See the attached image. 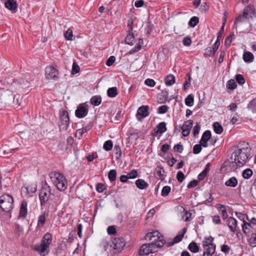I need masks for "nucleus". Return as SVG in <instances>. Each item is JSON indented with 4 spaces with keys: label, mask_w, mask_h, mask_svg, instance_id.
<instances>
[{
    "label": "nucleus",
    "mask_w": 256,
    "mask_h": 256,
    "mask_svg": "<svg viewBox=\"0 0 256 256\" xmlns=\"http://www.w3.org/2000/svg\"><path fill=\"white\" fill-rule=\"evenodd\" d=\"M248 150V148H238L236 150L232 156V158L234 156V161L231 162L230 166L236 169L238 166H244L250 156Z\"/></svg>",
    "instance_id": "f257e3e1"
},
{
    "label": "nucleus",
    "mask_w": 256,
    "mask_h": 256,
    "mask_svg": "<svg viewBox=\"0 0 256 256\" xmlns=\"http://www.w3.org/2000/svg\"><path fill=\"white\" fill-rule=\"evenodd\" d=\"M52 182L60 191L65 190L68 186V181L64 176L58 172H52L49 174Z\"/></svg>",
    "instance_id": "f03ea898"
},
{
    "label": "nucleus",
    "mask_w": 256,
    "mask_h": 256,
    "mask_svg": "<svg viewBox=\"0 0 256 256\" xmlns=\"http://www.w3.org/2000/svg\"><path fill=\"white\" fill-rule=\"evenodd\" d=\"M13 198L6 194L0 197V207L3 211L8 212L13 208Z\"/></svg>",
    "instance_id": "7ed1b4c3"
},
{
    "label": "nucleus",
    "mask_w": 256,
    "mask_h": 256,
    "mask_svg": "<svg viewBox=\"0 0 256 256\" xmlns=\"http://www.w3.org/2000/svg\"><path fill=\"white\" fill-rule=\"evenodd\" d=\"M206 240L204 242V252L202 256H212L216 249V246L212 243L214 238L210 236L208 238H206Z\"/></svg>",
    "instance_id": "20e7f679"
},
{
    "label": "nucleus",
    "mask_w": 256,
    "mask_h": 256,
    "mask_svg": "<svg viewBox=\"0 0 256 256\" xmlns=\"http://www.w3.org/2000/svg\"><path fill=\"white\" fill-rule=\"evenodd\" d=\"M50 188L46 184L42 186L40 190L39 196L42 206L46 204L50 198Z\"/></svg>",
    "instance_id": "39448f33"
},
{
    "label": "nucleus",
    "mask_w": 256,
    "mask_h": 256,
    "mask_svg": "<svg viewBox=\"0 0 256 256\" xmlns=\"http://www.w3.org/2000/svg\"><path fill=\"white\" fill-rule=\"evenodd\" d=\"M69 117L68 112L63 110L60 114L59 126L60 130L65 131L67 130L69 124Z\"/></svg>",
    "instance_id": "423d86ee"
},
{
    "label": "nucleus",
    "mask_w": 256,
    "mask_h": 256,
    "mask_svg": "<svg viewBox=\"0 0 256 256\" xmlns=\"http://www.w3.org/2000/svg\"><path fill=\"white\" fill-rule=\"evenodd\" d=\"M46 77L48 80L58 78V71L53 66H48L45 70Z\"/></svg>",
    "instance_id": "0eeeda50"
},
{
    "label": "nucleus",
    "mask_w": 256,
    "mask_h": 256,
    "mask_svg": "<svg viewBox=\"0 0 256 256\" xmlns=\"http://www.w3.org/2000/svg\"><path fill=\"white\" fill-rule=\"evenodd\" d=\"M148 106H142L138 109L136 116L138 121H142L143 118L148 116Z\"/></svg>",
    "instance_id": "6e6552de"
},
{
    "label": "nucleus",
    "mask_w": 256,
    "mask_h": 256,
    "mask_svg": "<svg viewBox=\"0 0 256 256\" xmlns=\"http://www.w3.org/2000/svg\"><path fill=\"white\" fill-rule=\"evenodd\" d=\"M152 243L148 244L150 250H152V253L158 251V248H162L164 246L166 243L164 240H152Z\"/></svg>",
    "instance_id": "1a4fd4ad"
},
{
    "label": "nucleus",
    "mask_w": 256,
    "mask_h": 256,
    "mask_svg": "<svg viewBox=\"0 0 256 256\" xmlns=\"http://www.w3.org/2000/svg\"><path fill=\"white\" fill-rule=\"evenodd\" d=\"M88 113V108L84 104H80L76 110V116L78 118H82L86 116Z\"/></svg>",
    "instance_id": "9d476101"
},
{
    "label": "nucleus",
    "mask_w": 256,
    "mask_h": 256,
    "mask_svg": "<svg viewBox=\"0 0 256 256\" xmlns=\"http://www.w3.org/2000/svg\"><path fill=\"white\" fill-rule=\"evenodd\" d=\"M113 248L116 250V252L120 251L125 246L124 238H117L112 240Z\"/></svg>",
    "instance_id": "9b49d317"
},
{
    "label": "nucleus",
    "mask_w": 256,
    "mask_h": 256,
    "mask_svg": "<svg viewBox=\"0 0 256 256\" xmlns=\"http://www.w3.org/2000/svg\"><path fill=\"white\" fill-rule=\"evenodd\" d=\"M192 124L193 121L192 120H188L184 122L182 126V134L183 136H186L189 134Z\"/></svg>",
    "instance_id": "f8f14e48"
},
{
    "label": "nucleus",
    "mask_w": 256,
    "mask_h": 256,
    "mask_svg": "<svg viewBox=\"0 0 256 256\" xmlns=\"http://www.w3.org/2000/svg\"><path fill=\"white\" fill-rule=\"evenodd\" d=\"M4 6L13 13H15L17 10L18 5L16 0H7L4 2Z\"/></svg>",
    "instance_id": "ddd939ff"
},
{
    "label": "nucleus",
    "mask_w": 256,
    "mask_h": 256,
    "mask_svg": "<svg viewBox=\"0 0 256 256\" xmlns=\"http://www.w3.org/2000/svg\"><path fill=\"white\" fill-rule=\"evenodd\" d=\"M52 240V235L50 233L48 232L44 235L42 240V244L43 245V251L44 250H47Z\"/></svg>",
    "instance_id": "4468645a"
},
{
    "label": "nucleus",
    "mask_w": 256,
    "mask_h": 256,
    "mask_svg": "<svg viewBox=\"0 0 256 256\" xmlns=\"http://www.w3.org/2000/svg\"><path fill=\"white\" fill-rule=\"evenodd\" d=\"M160 232L158 231H155L152 232H149L146 235L145 238L147 240H156V241L158 240H164L162 236H160Z\"/></svg>",
    "instance_id": "2eb2a0df"
},
{
    "label": "nucleus",
    "mask_w": 256,
    "mask_h": 256,
    "mask_svg": "<svg viewBox=\"0 0 256 256\" xmlns=\"http://www.w3.org/2000/svg\"><path fill=\"white\" fill-rule=\"evenodd\" d=\"M248 20L249 18L248 16L242 14L240 15L236 18L234 24L236 28L243 23H248V24H250Z\"/></svg>",
    "instance_id": "dca6fc26"
},
{
    "label": "nucleus",
    "mask_w": 256,
    "mask_h": 256,
    "mask_svg": "<svg viewBox=\"0 0 256 256\" xmlns=\"http://www.w3.org/2000/svg\"><path fill=\"white\" fill-rule=\"evenodd\" d=\"M227 224L230 230L234 234L235 233L237 228L236 220L232 217H230L227 220Z\"/></svg>",
    "instance_id": "f3484780"
},
{
    "label": "nucleus",
    "mask_w": 256,
    "mask_h": 256,
    "mask_svg": "<svg viewBox=\"0 0 256 256\" xmlns=\"http://www.w3.org/2000/svg\"><path fill=\"white\" fill-rule=\"evenodd\" d=\"M26 214H27V202L25 201H24L21 204L19 216H18V218L24 220L26 218Z\"/></svg>",
    "instance_id": "a211bd4d"
},
{
    "label": "nucleus",
    "mask_w": 256,
    "mask_h": 256,
    "mask_svg": "<svg viewBox=\"0 0 256 256\" xmlns=\"http://www.w3.org/2000/svg\"><path fill=\"white\" fill-rule=\"evenodd\" d=\"M166 130V124L164 122H161L155 128L154 136H156L158 133L162 134Z\"/></svg>",
    "instance_id": "6ab92c4d"
},
{
    "label": "nucleus",
    "mask_w": 256,
    "mask_h": 256,
    "mask_svg": "<svg viewBox=\"0 0 256 256\" xmlns=\"http://www.w3.org/2000/svg\"><path fill=\"white\" fill-rule=\"evenodd\" d=\"M152 250H150L147 244L142 245L139 250V254L141 256L148 255L152 253Z\"/></svg>",
    "instance_id": "aec40b11"
},
{
    "label": "nucleus",
    "mask_w": 256,
    "mask_h": 256,
    "mask_svg": "<svg viewBox=\"0 0 256 256\" xmlns=\"http://www.w3.org/2000/svg\"><path fill=\"white\" fill-rule=\"evenodd\" d=\"M254 7L252 6H248L244 9L243 14L250 18H252V16L254 14Z\"/></svg>",
    "instance_id": "412c9836"
},
{
    "label": "nucleus",
    "mask_w": 256,
    "mask_h": 256,
    "mask_svg": "<svg viewBox=\"0 0 256 256\" xmlns=\"http://www.w3.org/2000/svg\"><path fill=\"white\" fill-rule=\"evenodd\" d=\"M164 173V170L160 166H157L155 169V174L160 177V179L162 180H164L165 178Z\"/></svg>",
    "instance_id": "4be33fe9"
},
{
    "label": "nucleus",
    "mask_w": 256,
    "mask_h": 256,
    "mask_svg": "<svg viewBox=\"0 0 256 256\" xmlns=\"http://www.w3.org/2000/svg\"><path fill=\"white\" fill-rule=\"evenodd\" d=\"M238 180L235 177H232L225 182V185L229 187H236L238 184Z\"/></svg>",
    "instance_id": "5701e85b"
},
{
    "label": "nucleus",
    "mask_w": 256,
    "mask_h": 256,
    "mask_svg": "<svg viewBox=\"0 0 256 256\" xmlns=\"http://www.w3.org/2000/svg\"><path fill=\"white\" fill-rule=\"evenodd\" d=\"M136 186L140 190L145 189L148 186V183H146L144 180L142 179L137 180L136 181Z\"/></svg>",
    "instance_id": "b1692460"
},
{
    "label": "nucleus",
    "mask_w": 256,
    "mask_h": 256,
    "mask_svg": "<svg viewBox=\"0 0 256 256\" xmlns=\"http://www.w3.org/2000/svg\"><path fill=\"white\" fill-rule=\"evenodd\" d=\"M243 59L245 62H250L253 61L254 56L252 52H245L243 54Z\"/></svg>",
    "instance_id": "393cba45"
},
{
    "label": "nucleus",
    "mask_w": 256,
    "mask_h": 256,
    "mask_svg": "<svg viewBox=\"0 0 256 256\" xmlns=\"http://www.w3.org/2000/svg\"><path fill=\"white\" fill-rule=\"evenodd\" d=\"M186 228H184L182 229V231L178 233V234L174 238V242H175L176 244L180 242L182 240V238L184 237V234L186 232Z\"/></svg>",
    "instance_id": "a878e982"
},
{
    "label": "nucleus",
    "mask_w": 256,
    "mask_h": 256,
    "mask_svg": "<svg viewBox=\"0 0 256 256\" xmlns=\"http://www.w3.org/2000/svg\"><path fill=\"white\" fill-rule=\"evenodd\" d=\"M175 82V78L172 74L168 75L165 78V84L166 86H172Z\"/></svg>",
    "instance_id": "bb28decb"
},
{
    "label": "nucleus",
    "mask_w": 256,
    "mask_h": 256,
    "mask_svg": "<svg viewBox=\"0 0 256 256\" xmlns=\"http://www.w3.org/2000/svg\"><path fill=\"white\" fill-rule=\"evenodd\" d=\"M214 131L218 134H220L223 131V128L221 124L218 122H215L213 124Z\"/></svg>",
    "instance_id": "cd10ccee"
},
{
    "label": "nucleus",
    "mask_w": 256,
    "mask_h": 256,
    "mask_svg": "<svg viewBox=\"0 0 256 256\" xmlns=\"http://www.w3.org/2000/svg\"><path fill=\"white\" fill-rule=\"evenodd\" d=\"M108 96L110 98H114L118 94L117 88L116 87L109 88L107 91Z\"/></svg>",
    "instance_id": "c85d7f7f"
},
{
    "label": "nucleus",
    "mask_w": 256,
    "mask_h": 256,
    "mask_svg": "<svg viewBox=\"0 0 256 256\" xmlns=\"http://www.w3.org/2000/svg\"><path fill=\"white\" fill-rule=\"evenodd\" d=\"M188 249L191 252L196 253L198 252L199 247L196 242H192L188 245Z\"/></svg>",
    "instance_id": "c756f323"
},
{
    "label": "nucleus",
    "mask_w": 256,
    "mask_h": 256,
    "mask_svg": "<svg viewBox=\"0 0 256 256\" xmlns=\"http://www.w3.org/2000/svg\"><path fill=\"white\" fill-rule=\"evenodd\" d=\"M46 220V213L42 212V214H40L38 216V226H42L45 223Z\"/></svg>",
    "instance_id": "7c9ffc66"
},
{
    "label": "nucleus",
    "mask_w": 256,
    "mask_h": 256,
    "mask_svg": "<svg viewBox=\"0 0 256 256\" xmlns=\"http://www.w3.org/2000/svg\"><path fill=\"white\" fill-rule=\"evenodd\" d=\"M33 248L38 252L41 255H44V253L46 252L47 250H43V245L41 244H38L32 246Z\"/></svg>",
    "instance_id": "2f4dec72"
},
{
    "label": "nucleus",
    "mask_w": 256,
    "mask_h": 256,
    "mask_svg": "<svg viewBox=\"0 0 256 256\" xmlns=\"http://www.w3.org/2000/svg\"><path fill=\"white\" fill-rule=\"evenodd\" d=\"M194 102V96L192 94H189L185 99V104L188 106H193Z\"/></svg>",
    "instance_id": "473e14b6"
},
{
    "label": "nucleus",
    "mask_w": 256,
    "mask_h": 256,
    "mask_svg": "<svg viewBox=\"0 0 256 256\" xmlns=\"http://www.w3.org/2000/svg\"><path fill=\"white\" fill-rule=\"evenodd\" d=\"M102 101L100 96H94L90 99V102L94 106H98Z\"/></svg>",
    "instance_id": "72a5a7b5"
},
{
    "label": "nucleus",
    "mask_w": 256,
    "mask_h": 256,
    "mask_svg": "<svg viewBox=\"0 0 256 256\" xmlns=\"http://www.w3.org/2000/svg\"><path fill=\"white\" fill-rule=\"evenodd\" d=\"M210 164H208L204 170L198 174V178L199 180H202L204 178V176L206 175L208 172L209 170Z\"/></svg>",
    "instance_id": "f704fd0d"
},
{
    "label": "nucleus",
    "mask_w": 256,
    "mask_h": 256,
    "mask_svg": "<svg viewBox=\"0 0 256 256\" xmlns=\"http://www.w3.org/2000/svg\"><path fill=\"white\" fill-rule=\"evenodd\" d=\"M113 146L112 142L111 140L106 141L104 144V149L106 151H110Z\"/></svg>",
    "instance_id": "c9c22d12"
},
{
    "label": "nucleus",
    "mask_w": 256,
    "mask_h": 256,
    "mask_svg": "<svg viewBox=\"0 0 256 256\" xmlns=\"http://www.w3.org/2000/svg\"><path fill=\"white\" fill-rule=\"evenodd\" d=\"M64 36L66 40H72L73 37L72 30L68 28L64 34Z\"/></svg>",
    "instance_id": "e433bc0d"
},
{
    "label": "nucleus",
    "mask_w": 256,
    "mask_h": 256,
    "mask_svg": "<svg viewBox=\"0 0 256 256\" xmlns=\"http://www.w3.org/2000/svg\"><path fill=\"white\" fill-rule=\"evenodd\" d=\"M211 136L210 132L208 130H206L203 133L200 140L202 141H208L210 138Z\"/></svg>",
    "instance_id": "4c0bfd02"
},
{
    "label": "nucleus",
    "mask_w": 256,
    "mask_h": 256,
    "mask_svg": "<svg viewBox=\"0 0 256 256\" xmlns=\"http://www.w3.org/2000/svg\"><path fill=\"white\" fill-rule=\"evenodd\" d=\"M198 22L199 19L198 17L193 16L190 19L188 24L191 27L194 28L198 24Z\"/></svg>",
    "instance_id": "58836bf2"
},
{
    "label": "nucleus",
    "mask_w": 256,
    "mask_h": 256,
    "mask_svg": "<svg viewBox=\"0 0 256 256\" xmlns=\"http://www.w3.org/2000/svg\"><path fill=\"white\" fill-rule=\"evenodd\" d=\"M252 174V171L250 168H247L244 170L242 172V176L245 179H248L250 178Z\"/></svg>",
    "instance_id": "ea45409f"
},
{
    "label": "nucleus",
    "mask_w": 256,
    "mask_h": 256,
    "mask_svg": "<svg viewBox=\"0 0 256 256\" xmlns=\"http://www.w3.org/2000/svg\"><path fill=\"white\" fill-rule=\"evenodd\" d=\"M236 84L234 80H230L226 84V88L228 89L234 90L236 88Z\"/></svg>",
    "instance_id": "a19ab883"
},
{
    "label": "nucleus",
    "mask_w": 256,
    "mask_h": 256,
    "mask_svg": "<svg viewBox=\"0 0 256 256\" xmlns=\"http://www.w3.org/2000/svg\"><path fill=\"white\" fill-rule=\"evenodd\" d=\"M116 172L115 170H111L108 172V178L110 181H114L116 179Z\"/></svg>",
    "instance_id": "79ce46f5"
},
{
    "label": "nucleus",
    "mask_w": 256,
    "mask_h": 256,
    "mask_svg": "<svg viewBox=\"0 0 256 256\" xmlns=\"http://www.w3.org/2000/svg\"><path fill=\"white\" fill-rule=\"evenodd\" d=\"M204 195L206 198H208L202 202L203 204H206L209 203H210L212 201L213 198L212 197V194L208 192H205Z\"/></svg>",
    "instance_id": "37998d69"
},
{
    "label": "nucleus",
    "mask_w": 256,
    "mask_h": 256,
    "mask_svg": "<svg viewBox=\"0 0 256 256\" xmlns=\"http://www.w3.org/2000/svg\"><path fill=\"white\" fill-rule=\"evenodd\" d=\"M134 40V36L132 34H129L126 38V42L130 45L133 44V41Z\"/></svg>",
    "instance_id": "c03bdc74"
},
{
    "label": "nucleus",
    "mask_w": 256,
    "mask_h": 256,
    "mask_svg": "<svg viewBox=\"0 0 256 256\" xmlns=\"http://www.w3.org/2000/svg\"><path fill=\"white\" fill-rule=\"evenodd\" d=\"M87 132V130L86 128H82L80 129H78L76 133V136L78 138V139L81 138L82 135L84 133H85Z\"/></svg>",
    "instance_id": "a18cd8bd"
},
{
    "label": "nucleus",
    "mask_w": 256,
    "mask_h": 256,
    "mask_svg": "<svg viewBox=\"0 0 256 256\" xmlns=\"http://www.w3.org/2000/svg\"><path fill=\"white\" fill-rule=\"evenodd\" d=\"M236 80L237 82L240 84H242L245 82V80L242 75L238 74L236 76Z\"/></svg>",
    "instance_id": "49530a36"
},
{
    "label": "nucleus",
    "mask_w": 256,
    "mask_h": 256,
    "mask_svg": "<svg viewBox=\"0 0 256 256\" xmlns=\"http://www.w3.org/2000/svg\"><path fill=\"white\" fill-rule=\"evenodd\" d=\"M114 150L116 159L119 158L121 156V150L118 145H115L114 147Z\"/></svg>",
    "instance_id": "de8ad7c7"
},
{
    "label": "nucleus",
    "mask_w": 256,
    "mask_h": 256,
    "mask_svg": "<svg viewBox=\"0 0 256 256\" xmlns=\"http://www.w3.org/2000/svg\"><path fill=\"white\" fill-rule=\"evenodd\" d=\"M170 188L168 186H164L162 190V196H167L170 191Z\"/></svg>",
    "instance_id": "09e8293b"
},
{
    "label": "nucleus",
    "mask_w": 256,
    "mask_h": 256,
    "mask_svg": "<svg viewBox=\"0 0 256 256\" xmlns=\"http://www.w3.org/2000/svg\"><path fill=\"white\" fill-rule=\"evenodd\" d=\"M234 33L233 32H231L229 36L226 38L224 42V44L226 46H230V43L232 42V39L234 37Z\"/></svg>",
    "instance_id": "8fccbe9b"
},
{
    "label": "nucleus",
    "mask_w": 256,
    "mask_h": 256,
    "mask_svg": "<svg viewBox=\"0 0 256 256\" xmlns=\"http://www.w3.org/2000/svg\"><path fill=\"white\" fill-rule=\"evenodd\" d=\"M200 126L199 122H196L193 128V134L194 136H196L199 134Z\"/></svg>",
    "instance_id": "3c124183"
},
{
    "label": "nucleus",
    "mask_w": 256,
    "mask_h": 256,
    "mask_svg": "<svg viewBox=\"0 0 256 256\" xmlns=\"http://www.w3.org/2000/svg\"><path fill=\"white\" fill-rule=\"evenodd\" d=\"M80 71V67L76 62H74L72 64V74H77Z\"/></svg>",
    "instance_id": "603ef678"
},
{
    "label": "nucleus",
    "mask_w": 256,
    "mask_h": 256,
    "mask_svg": "<svg viewBox=\"0 0 256 256\" xmlns=\"http://www.w3.org/2000/svg\"><path fill=\"white\" fill-rule=\"evenodd\" d=\"M184 178H185L184 174H183V172H182L180 171L177 173L176 179L179 182H182L183 180H184Z\"/></svg>",
    "instance_id": "864d4df0"
},
{
    "label": "nucleus",
    "mask_w": 256,
    "mask_h": 256,
    "mask_svg": "<svg viewBox=\"0 0 256 256\" xmlns=\"http://www.w3.org/2000/svg\"><path fill=\"white\" fill-rule=\"evenodd\" d=\"M144 84L150 87H154L156 84V82L152 79L147 78L145 80Z\"/></svg>",
    "instance_id": "5fc2aeb1"
},
{
    "label": "nucleus",
    "mask_w": 256,
    "mask_h": 256,
    "mask_svg": "<svg viewBox=\"0 0 256 256\" xmlns=\"http://www.w3.org/2000/svg\"><path fill=\"white\" fill-rule=\"evenodd\" d=\"M182 218L185 222H188L192 218V214L190 212L186 211L185 212Z\"/></svg>",
    "instance_id": "6e6d98bb"
},
{
    "label": "nucleus",
    "mask_w": 256,
    "mask_h": 256,
    "mask_svg": "<svg viewBox=\"0 0 256 256\" xmlns=\"http://www.w3.org/2000/svg\"><path fill=\"white\" fill-rule=\"evenodd\" d=\"M182 44L184 46H188L192 44V40L190 37H185L183 38Z\"/></svg>",
    "instance_id": "4d7b16f0"
},
{
    "label": "nucleus",
    "mask_w": 256,
    "mask_h": 256,
    "mask_svg": "<svg viewBox=\"0 0 256 256\" xmlns=\"http://www.w3.org/2000/svg\"><path fill=\"white\" fill-rule=\"evenodd\" d=\"M105 188L104 185L102 183H98L96 186V190L98 192H102Z\"/></svg>",
    "instance_id": "13d9d810"
},
{
    "label": "nucleus",
    "mask_w": 256,
    "mask_h": 256,
    "mask_svg": "<svg viewBox=\"0 0 256 256\" xmlns=\"http://www.w3.org/2000/svg\"><path fill=\"white\" fill-rule=\"evenodd\" d=\"M202 149V146L200 144H196L193 148V152L194 154H198L201 152Z\"/></svg>",
    "instance_id": "bf43d9fd"
},
{
    "label": "nucleus",
    "mask_w": 256,
    "mask_h": 256,
    "mask_svg": "<svg viewBox=\"0 0 256 256\" xmlns=\"http://www.w3.org/2000/svg\"><path fill=\"white\" fill-rule=\"evenodd\" d=\"M129 178H134L138 176V172L136 170H132L128 174Z\"/></svg>",
    "instance_id": "052dcab7"
},
{
    "label": "nucleus",
    "mask_w": 256,
    "mask_h": 256,
    "mask_svg": "<svg viewBox=\"0 0 256 256\" xmlns=\"http://www.w3.org/2000/svg\"><path fill=\"white\" fill-rule=\"evenodd\" d=\"M116 60V58L114 56H110L106 60V64L108 66H111Z\"/></svg>",
    "instance_id": "680f3d73"
},
{
    "label": "nucleus",
    "mask_w": 256,
    "mask_h": 256,
    "mask_svg": "<svg viewBox=\"0 0 256 256\" xmlns=\"http://www.w3.org/2000/svg\"><path fill=\"white\" fill-rule=\"evenodd\" d=\"M168 110V106L165 105L162 106L158 108V112L160 114H164Z\"/></svg>",
    "instance_id": "e2e57ef3"
},
{
    "label": "nucleus",
    "mask_w": 256,
    "mask_h": 256,
    "mask_svg": "<svg viewBox=\"0 0 256 256\" xmlns=\"http://www.w3.org/2000/svg\"><path fill=\"white\" fill-rule=\"evenodd\" d=\"M174 149L176 152L181 153L182 152L184 148L182 145L178 144L174 146Z\"/></svg>",
    "instance_id": "0e129e2a"
},
{
    "label": "nucleus",
    "mask_w": 256,
    "mask_h": 256,
    "mask_svg": "<svg viewBox=\"0 0 256 256\" xmlns=\"http://www.w3.org/2000/svg\"><path fill=\"white\" fill-rule=\"evenodd\" d=\"M220 45V41H216L212 46V56H214Z\"/></svg>",
    "instance_id": "69168bd1"
},
{
    "label": "nucleus",
    "mask_w": 256,
    "mask_h": 256,
    "mask_svg": "<svg viewBox=\"0 0 256 256\" xmlns=\"http://www.w3.org/2000/svg\"><path fill=\"white\" fill-rule=\"evenodd\" d=\"M212 222L216 224H220L221 220L220 217L218 215H215L212 216Z\"/></svg>",
    "instance_id": "338daca9"
},
{
    "label": "nucleus",
    "mask_w": 256,
    "mask_h": 256,
    "mask_svg": "<svg viewBox=\"0 0 256 256\" xmlns=\"http://www.w3.org/2000/svg\"><path fill=\"white\" fill-rule=\"evenodd\" d=\"M224 23H223L222 26L220 31L218 32L216 41H220V40L222 38V34L224 32Z\"/></svg>",
    "instance_id": "774afa93"
}]
</instances>
